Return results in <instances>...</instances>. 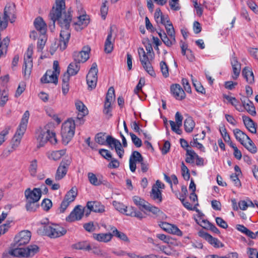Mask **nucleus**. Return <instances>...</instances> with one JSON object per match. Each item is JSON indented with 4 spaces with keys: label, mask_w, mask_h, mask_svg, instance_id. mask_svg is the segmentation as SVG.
<instances>
[{
    "label": "nucleus",
    "mask_w": 258,
    "mask_h": 258,
    "mask_svg": "<svg viewBox=\"0 0 258 258\" xmlns=\"http://www.w3.org/2000/svg\"><path fill=\"white\" fill-rule=\"evenodd\" d=\"M191 77L193 85L195 87L196 91L202 94H205L206 92L205 89L201 85V84L200 82H199L197 80L193 78L192 75H191Z\"/></svg>",
    "instance_id": "c03bdc74"
},
{
    "label": "nucleus",
    "mask_w": 258,
    "mask_h": 258,
    "mask_svg": "<svg viewBox=\"0 0 258 258\" xmlns=\"http://www.w3.org/2000/svg\"><path fill=\"white\" fill-rule=\"evenodd\" d=\"M150 196L153 200L158 203H160L162 201L161 191L155 185L152 187Z\"/></svg>",
    "instance_id": "bb28decb"
},
{
    "label": "nucleus",
    "mask_w": 258,
    "mask_h": 258,
    "mask_svg": "<svg viewBox=\"0 0 258 258\" xmlns=\"http://www.w3.org/2000/svg\"><path fill=\"white\" fill-rule=\"evenodd\" d=\"M115 100L114 89L112 87L109 88L106 94L105 103L111 104Z\"/></svg>",
    "instance_id": "4c0bfd02"
},
{
    "label": "nucleus",
    "mask_w": 258,
    "mask_h": 258,
    "mask_svg": "<svg viewBox=\"0 0 258 258\" xmlns=\"http://www.w3.org/2000/svg\"><path fill=\"white\" fill-rule=\"evenodd\" d=\"M80 69L79 66H68L67 71L64 75H68L69 78H70V76L76 75Z\"/></svg>",
    "instance_id": "58836bf2"
},
{
    "label": "nucleus",
    "mask_w": 258,
    "mask_h": 258,
    "mask_svg": "<svg viewBox=\"0 0 258 258\" xmlns=\"http://www.w3.org/2000/svg\"><path fill=\"white\" fill-rule=\"evenodd\" d=\"M113 41L114 39L112 38V30L110 29V32L108 34L105 42L104 51L106 53H110L113 50Z\"/></svg>",
    "instance_id": "393cba45"
},
{
    "label": "nucleus",
    "mask_w": 258,
    "mask_h": 258,
    "mask_svg": "<svg viewBox=\"0 0 258 258\" xmlns=\"http://www.w3.org/2000/svg\"><path fill=\"white\" fill-rule=\"evenodd\" d=\"M98 69L97 66H92L86 76V81L88 89L92 90L96 87L98 80Z\"/></svg>",
    "instance_id": "0eeeda50"
},
{
    "label": "nucleus",
    "mask_w": 258,
    "mask_h": 258,
    "mask_svg": "<svg viewBox=\"0 0 258 258\" xmlns=\"http://www.w3.org/2000/svg\"><path fill=\"white\" fill-rule=\"evenodd\" d=\"M76 121L73 118H69L62 125L61 134L64 144L67 145L75 134Z\"/></svg>",
    "instance_id": "20e7f679"
},
{
    "label": "nucleus",
    "mask_w": 258,
    "mask_h": 258,
    "mask_svg": "<svg viewBox=\"0 0 258 258\" xmlns=\"http://www.w3.org/2000/svg\"><path fill=\"white\" fill-rule=\"evenodd\" d=\"M246 253L249 258H258V251L256 248L248 247Z\"/></svg>",
    "instance_id": "e2e57ef3"
},
{
    "label": "nucleus",
    "mask_w": 258,
    "mask_h": 258,
    "mask_svg": "<svg viewBox=\"0 0 258 258\" xmlns=\"http://www.w3.org/2000/svg\"><path fill=\"white\" fill-rule=\"evenodd\" d=\"M47 134L48 141L51 144L55 145L57 143L55 133L52 131L47 130Z\"/></svg>",
    "instance_id": "603ef678"
},
{
    "label": "nucleus",
    "mask_w": 258,
    "mask_h": 258,
    "mask_svg": "<svg viewBox=\"0 0 258 258\" xmlns=\"http://www.w3.org/2000/svg\"><path fill=\"white\" fill-rule=\"evenodd\" d=\"M233 132L236 139L241 144H243L244 141L249 138L247 135L238 128L233 130Z\"/></svg>",
    "instance_id": "c85d7f7f"
},
{
    "label": "nucleus",
    "mask_w": 258,
    "mask_h": 258,
    "mask_svg": "<svg viewBox=\"0 0 258 258\" xmlns=\"http://www.w3.org/2000/svg\"><path fill=\"white\" fill-rule=\"evenodd\" d=\"M85 214V209H82V206L78 205L75 207L68 216L66 218V221L73 222L80 220Z\"/></svg>",
    "instance_id": "1a4fd4ad"
},
{
    "label": "nucleus",
    "mask_w": 258,
    "mask_h": 258,
    "mask_svg": "<svg viewBox=\"0 0 258 258\" xmlns=\"http://www.w3.org/2000/svg\"><path fill=\"white\" fill-rule=\"evenodd\" d=\"M33 66H25L23 68V74L25 79H28L30 76Z\"/></svg>",
    "instance_id": "0e129e2a"
},
{
    "label": "nucleus",
    "mask_w": 258,
    "mask_h": 258,
    "mask_svg": "<svg viewBox=\"0 0 258 258\" xmlns=\"http://www.w3.org/2000/svg\"><path fill=\"white\" fill-rule=\"evenodd\" d=\"M198 154L192 149H187L186 153L185 161L188 163H193L195 159H196V156Z\"/></svg>",
    "instance_id": "e433bc0d"
},
{
    "label": "nucleus",
    "mask_w": 258,
    "mask_h": 258,
    "mask_svg": "<svg viewBox=\"0 0 258 258\" xmlns=\"http://www.w3.org/2000/svg\"><path fill=\"white\" fill-rule=\"evenodd\" d=\"M242 119L246 128L250 133L255 134L256 133V124L253 120L250 117L246 116H243Z\"/></svg>",
    "instance_id": "aec40b11"
},
{
    "label": "nucleus",
    "mask_w": 258,
    "mask_h": 258,
    "mask_svg": "<svg viewBox=\"0 0 258 258\" xmlns=\"http://www.w3.org/2000/svg\"><path fill=\"white\" fill-rule=\"evenodd\" d=\"M69 81L68 75H63L62 77V92L64 95H66L69 91Z\"/></svg>",
    "instance_id": "f704fd0d"
},
{
    "label": "nucleus",
    "mask_w": 258,
    "mask_h": 258,
    "mask_svg": "<svg viewBox=\"0 0 258 258\" xmlns=\"http://www.w3.org/2000/svg\"><path fill=\"white\" fill-rule=\"evenodd\" d=\"M47 130L46 131L41 130L38 132L36 139L38 143V147H43L48 141Z\"/></svg>",
    "instance_id": "5701e85b"
},
{
    "label": "nucleus",
    "mask_w": 258,
    "mask_h": 258,
    "mask_svg": "<svg viewBox=\"0 0 258 258\" xmlns=\"http://www.w3.org/2000/svg\"><path fill=\"white\" fill-rule=\"evenodd\" d=\"M147 51L146 54L143 48H139L138 53L140 61L142 64H149L153 63V60L154 57V53L151 45H149L146 47Z\"/></svg>",
    "instance_id": "6e6552de"
},
{
    "label": "nucleus",
    "mask_w": 258,
    "mask_h": 258,
    "mask_svg": "<svg viewBox=\"0 0 258 258\" xmlns=\"http://www.w3.org/2000/svg\"><path fill=\"white\" fill-rule=\"evenodd\" d=\"M168 232L177 236H181L182 235V231L176 225L173 224H171Z\"/></svg>",
    "instance_id": "6e6d98bb"
},
{
    "label": "nucleus",
    "mask_w": 258,
    "mask_h": 258,
    "mask_svg": "<svg viewBox=\"0 0 258 258\" xmlns=\"http://www.w3.org/2000/svg\"><path fill=\"white\" fill-rule=\"evenodd\" d=\"M5 19L13 23L16 19V7L13 3L8 4L4 9V16Z\"/></svg>",
    "instance_id": "ddd939ff"
},
{
    "label": "nucleus",
    "mask_w": 258,
    "mask_h": 258,
    "mask_svg": "<svg viewBox=\"0 0 258 258\" xmlns=\"http://www.w3.org/2000/svg\"><path fill=\"white\" fill-rule=\"evenodd\" d=\"M168 36L170 37H175V31L171 23L164 25Z\"/></svg>",
    "instance_id": "338daca9"
},
{
    "label": "nucleus",
    "mask_w": 258,
    "mask_h": 258,
    "mask_svg": "<svg viewBox=\"0 0 258 258\" xmlns=\"http://www.w3.org/2000/svg\"><path fill=\"white\" fill-rule=\"evenodd\" d=\"M87 207L90 211L96 213H103L105 211L104 206L97 201L88 202L87 204Z\"/></svg>",
    "instance_id": "6ab92c4d"
},
{
    "label": "nucleus",
    "mask_w": 258,
    "mask_h": 258,
    "mask_svg": "<svg viewBox=\"0 0 258 258\" xmlns=\"http://www.w3.org/2000/svg\"><path fill=\"white\" fill-rule=\"evenodd\" d=\"M33 54V48L29 46L27 49L26 53L24 55V60L25 64H31L33 62L32 55Z\"/></svg>",
    "instance_id": "c9c22d12"
},
{
    "label": "nucleus",
    "mask_w": 258,
    "mask_h": 258,
    "mask_svg": "<svg viewBox=\"0 0 258 258\" xmlns=\"http://www.w3.org/2000/svg\"><path fill=\"white\" fill-rule=\"evenodd\" d=\"M231 148L233 149L234 152L233 155L234 157L238 160L241 159L242 157V154L240 150H239L236 145L232 142H230L229 145Z\"/></svg>",
    "instance_id": "774afa93"
},
{
    "label": "nucleus",
    "mask_w": 258,
    "mask_h": 258,
    "mask_svg": "<svg viewBox=\"0 0 258 258\" xmlns=\"http://www.w3.org/2000/svg\"><path fill=\"white\" fill-rule=\"evenodd\" d=\"M66 153V150L62 149L58 151H53L47 153V157L54 161L59 160Z\"/></svg>",
    "instance_id": "a878e982"
},
{
    "label": "nucleus",
    "mask_w": 258,
    "mask_h": 258,
    "mask_svg": "<svg viewBox=\"0 0 258 258\" xmlns=\"http://www.w3.org/2000/svg\"><path fill=\"white\" fill-rule=\"evenodd\" d=\"M90 51V48L88 46H85L82 51L74 52L73 57L75 61L78 63L85 62L89 58Z\"/></svg>",
    "instance_id": "9d476101"
},
{
    "label": "nucleus",
    "mask_w": 258,
    "mask_h": 258,
    "mask_svg": "<svg viewBox=\"0 0 258 258\" xmlns=\"http://www.w3.org/2000/svg\"><path fill=\"white\" fill-rule=\"evenodd\" d=\"M130 135L131 136L132 141L134 144L137 147H140L142 145V142L141 140L136 135L133 134V133H130Z\"/></svg>",
    "instance_id": "bf43d9fd"
},
{
    "label": "nucleus",
    "mask_w": 258,
    "mask_h": 258,
    "mask_svg": "<svg viewBox=\"0 0 258 258\" xmlns=\"http://www.w3.org/2000/svg\"><path fill=\"white\" fill-rule=\"evenodd\" d=\"M243 105L245 109L252 116H255L256 115L255 109L252 102L249 101L247 103H243Z\"/></svg>",
    "instance_id": "79ce46f5"
},
{
    "label": "nucleus",
    "mask_w": 258,
    "mask_h": 258,
    "mask_svg": "<svg viewBox=\"0 0 258 258\" xmlns=\"http://www.w3.org/2000/svg\"><path fill=\"white\" fill-rule=\"evenodd\" d=\"M24 194L26 200L34 202H38L41 197V191L38 188H34L33 190L27 188Z\"/></svg>",
    "instance_id": "2eb2a0df"
},
{
    "label": "nucleus",
    "mask_w": 258,
    "mask_h": 258,
    "mask_svg": "<svg viewBox=\"0 0 258 258\" xmlns=\"http://www.w3.org/2000/svg\"><path fill=\"white\" fill-rule=\"evenodd\" d=\"M170 90L172 95L176 99L181 100L185 98V94L179 84L171 85Z\"/></svg>",
    "instance_id": "a211bd4d"
},
{
    "label": "nucleus",
    "mask_w": 258,
    "mask_h": 258,
    "mask_svg": "<svg viewBox=\"0 0 258 258\" xmlns=\"http://www.w3.org/2000/svg\"><path fill=\"white\" fill-rule=\"evenodd\" d=\"M49 16L53 24L57 21L59 26L65 29L70 26L72 15L71 11H66L65 0H55Z\"/></svg>",
    "instance_id": "f03ea898"
},
{
    "label": "nucleus",
    "mask_w": 258,
    "mask_h": 258,
    "mask_svg": "<svg viewBox=\"0 0 258 258\" xmlns=\"http://www.w3.org/2000/svg\"><path fill=\"white\" fill-rule=\"evenodd\" d=\"M37 233L39 235L46 236L50 238H56L66 234L67 230L58 224H42L38 229Z\"/></svg>",
    "instance_id": "7ed1b4c3"
},
{
    "label": "nucleus",
    "mask_w": 258,
    "mask_h": 258,
    "mask_svg": "<svg viewBox=\"0 0 258 258\" xmlns=\"http://www.w3.org/2000/svg\"><path fill=\"white\" fill-rule=\"evenodd\" d=\"M22 138L15 134L12 140V148L15 150L20 145Z\"/></svg>",
    "instance_id": "5fc2aeb1"
},
{
    "label": "nucleus",
    "mask_w": 258,
    "mask_h": 258,
    "mask_svg": "<svg viewBox=\"0 0 258 258\" xmlns=\"http://www.w3.org/2000/svg\"><path fill=\"white\" fill-rule=\"evenodd\" d=\"M70 164L71 160L70 159H64L61 161L55 175L56 180H60L66 175Z\"/></svg>",
    "instance_id": "9b49d317"
},
{
    "label": "nucleus",
    "mask_w": 258,
    "mask_h": 258,
    "mask_svg": "<svg viewBox=\"0 0 258 258\" xmlns=\"http://www.w3.org/2000/svg\"><path fill=\"white\" fill-rule=\"evenodd\" d=\"M241 71V66H233L232 78L236 80L239 76Z\"/></svg>",
    "instance_id": "4d7b16f0"
},
{
    "label": "nucleus",
    "mask_w": 258,
    "mask_h": 258,
    "mask_svg": "<svg viewBox=\"0 0 258 258\" xmlns=\"http://www.w3.org/2000/svg\"><path fill=\"white\" fill-rule=\"evenodd\" d=\"M52 204L50 200L48 199H44L41 203L42 209L46 211H48L52 207Z\"/></svg>",
    "instance_id": "13d9d810"
},
{
    "label": "nucleus",
    "mask_w": 258,
    "mask_h": 258,
    "mask_svg": "<svg viewBox=\"0 0 258 258\" xmlns=\"http://www.w3.org/2000/svg\"><path fill=\"white\" fill-rule=\"evenodd\" d=\"M72 247L76 249L84 250L86 251H90L91 249V246L87 241L77 242L73 244Z\"/></svg>",
    "instance_id": "473e14b6"
},
{
    "label": "nucleus",
    "mask_w": 258,
    "mask_h": 258,
    "mask_svg": "<svg viewBox=\"0 0 258 258\" xmlns=\"http://www.w3.org/2000/svg\"><path fill=\"white\" fill-rule=\"evenodd\" d=\"M113 237L110 233H94L93 237L94 239L102 242H108L110 241Z\"/></svg>",
    "instance_id": "4be33fe9"
},
{
    "label": "nucleus",
    "mask_w": 258,
    "mask_h": 258,
    "mask_svg": "<svg viewBox=\"0 0 258 258\" xmlns=\"http://www.w3.org/2000/svg\"><path fill=\"white\" fill-rule=\"evenodd\" d=\"M11 126H7L0 133V146L5 141V137L9 134Z\"/></svg>",
    "instance_id": "8fccbe9b"
},
{
    "label": "nucleus",
    "mask_w": 258,
    "mask_h": 258,
    "mask_svg": "<svg viewBox=\"0 0 258 258\" xmlns=\"http://www.w3.org/2000/svg\"><path fill=\"white\" fill-rule=\"evenodd\" d=\"M84 22H81L79 19L78 16L77 20L74 22L73 26L76 31H79L82 30L86 27L89 23L88 20H84Z\"/></svg>",
    "instance_id": "72a5a7b5"
},
{
    "label": "nucleus",
    "mask_w": 258,
    "mask_h": 258,
    "mask_svg": "<svg viewBox=\"0 0 258 258\" xmlns=\"http://www.w3.org/2000/svg\"><path fill=\"white\" fill-rule=\"evenodd\" d=\"M60 73L59 66H53V70H47L41 79L42 83H54L56 85L58 83V77Z\"/></svg>",
    "instance_id": "423d86ee"
},
{
    "label": "nucleus",
    "mask_w": 258,
    "mask_h": 258,
    "mask_svg": "<svg viewBox=\"0 0 258 258\" xmlns=\"http://www.w3.org/2000/svg\"><path fill=\"white\" fill-rule=\"evenodd\" d=\"M61 28L60 33V39L59 43L56 44L55 43L51 46L50 49V52L52 55L56 48L59 47L61 50L65 49L67 46V44L69 42L70 37V31L69 30L70 26L66 29Z\"/></svg>",
    "instance_id": "39448f33"
},
{
    "label": "nucleus",
    "mask_w": 258,
    "mask_h": 258,
    "mask_svg": "<svg viewBox=\"0 0 258 258\" xmlns=\"http://www.w3.org/2000/svg\"><path fill=\"white\" fill-rule=\"evenodd\" d=\"M34 25L35 28L39 31L41 34H45L46 25L41 18H37L34 22Z\"/></svg>",
    "instance_id": "b1692460"
},
{
    "label": "nucleus",
    "mask_w": 258,
    "mask_h": 258,
    "mask_svg": "<svg viewBox=\"0 0 258 258\" xmlns=\"http://www.w3.org/2000/svg\"><path fill=\"white\" fill-rule=\"evenodd\" d=\"M88 178L90 183L94 186H99L101 184L106 185L107 181L103 179L102 175L97 176L92 172L88 173Z\"/></svg>",
    "instance_id": "dca6fc26"
},
{
    "label": "nucleus",
    "mask_w": 258,
    "mask_h": 258,
    "mask_svg": "<svg viewBox=\"0 0 258 258\" xmlns=\"http://www.w3.org/2000/svg\"><path fill=\"white\" fill-rule=\"evenodd\" d=\"M31 233L28 230H23L16 235L14 239L15 248L10 250L9 253H4L3 258H7L8 254L18 257H29L34 256L39 251V247L36 245H30L26 248H21V246L28 244L31 239Z\"/></svg>",
    "instance_id": "f257e3e1"
},
{
    "label": "nucleus",
    "mask_w": 258,
    "mask_h": 258,
    "mask_svg": "<svg viewBox=\"0 0 258 258\" xmlns=\"http://www.w3.org/2000/svg\"><path fill=\"white\" fill-rule=\"evenodd\" d=\"M219 131L225 142L229 143L230 145V142H232L231 141L230 136L228 134L226 128L223 126V127L220 128Z\"/></svg>",
    "instance_id": "de8ad7c7"
},
{
    "label": "nucleus",
    "mask_w": 258,
    "mask_h": 258,
    "mask_svg": "<svg viewBox=\"0 0 258 258\" xmlns=\"http://www.w3.org/2000/svg\"><path fill=\"white\" fill-rule=\"evenodd\" d=\"M199 235L201 237L204 238L210 244L213 245L215 247H222L223 244L217 238L212 237L209 233L204 231H200L199 232Z\"/></svg>",
    "instance_id": "f3484780"
},
{
    "label": "nucleus",
    "mask_w": 258,
    "mask_h": 258,
    "mask_svg": "<svg viewBox=\"0 0 258 258\" xmlns=\"http://www.w3.org/2000/svg\"><path fill=\"white\" fill-rule=\"evenodd\" d=\"M114 148L115 149V151L120 158H122L124 154V151L122 148V145L120 141L115 145Z\"/></svg>",
    "instance_id": "680f3d73"
},
{
    "label": "nucleus",
    "mask_w": 258,
    "mask_h": 258,
    "mask_svg": "<svg viewBox=\"0 0 258 258\" xmlns=\"http://www.w3.org/2000/svg\"><path fill=\"white\" fill-rule=\"evenodd\" d=\"M46 41V38L44 34H41V35L39 37L38 42H37V48L38 50H41L44 45H45V43Z\"/></svg>",
    "instance_id": "864d4df0"
},
{
    "label": "nucleus",
    "mask_w": 258,
    "mask_h": 258,
    "mask_svg": "<svg viewBox=\"0 0 258 258\" xmlns=\"http://www.w3.org/2000/svg\"><path fill=\"white\" fill-rule=\"evenodd\" d=\"M119 140L113 138L111 136H107L106 139V145H108L110 148L113 149L115 145H116Z\"/></svg>",
    "instance_id": "a18cd8bd"
},
{
    "label": "nucleus",
    "mask_w": 258,
    "mask_h": 258,
    "mask_svg": "<svg viewBox=\"0 0 258 258\" xmlns=\"http://www.w3.org/2000/svg\"><path fill=\"white\" fill-rule=\"evenodd\" d=\"M77 190L75 187H72L65 195L63 200L70 203L73 202L77 196Z\"/></svg>",
    "instance_id": "2f4dec72"
},
{
    "label": "nucleus",
    "mask_w": 258,
    "mask_h": 258,
    "mask_svg": "<svg viewBox=\"0 0 258 258\" xmlns=\"http://www.w3.org/2000/svg\"><path fill=\"white\" fill-rule=\"evenodd\" d=\"M110 229L112 231L111 234L113 235V236H115L124 242H130V240L125 233L118 231L115 227H112Z\"/></svg>",
    "instance_id": "7c9ffc66"
},
{
    "label": "nucleus",
    "mask_w": 258,
    "mask_h": 258,
    "mask_svg": "<svg viewBox=\"0 0 258 258\" xmlns=\"http://www.w3.org/2000/svg\"><path fill=\"white\" fill-rule=\"evenodd\" d=\"M130 159L134 160V161L136 162H141L143 161V158L141 154L138 151H134L133 152L132 155H131Z\"/></svg>",
    "instance_id": "69168bd1"
},
{
    "label": "nucleus",
    "mask_w": 258,
    "mask_h": 258,
    "mask_svg": "<svg viewBox=\"0 0 258 258\" xmlns=\"http://www.w3.org/2000/svg\"><path fill=\"white\" fill-rule=\"evenodd\" d=\"M114 148L115 149V151L120 158H122L124 154V151L122 148V145L120 141L115 145Z\"/></svg>",
    "instance_id": "052dcab7"
},
{
    "label": "nucleus",
    "mask_w": 258,
    "mask_h": 258,
    "mask_svg": "<svg viewBox=\"0 0 258 258\" xmlns=\"http://www.w3.org/2000/svg\"><path fill=\"white\" fill-rule=\"evenodd\" d=\"M242 75L245 79L246 82L252 84L254 82V75L251 69L248 67H245L242 71Z\"/></svg>",
    "instance_id": "412c9836"
},
{
    "label": "nucleus",
    "mask_w": 258,
    "mask_h": 258,
    "mask_svg": "<svg viewBox=\"0 0 258 258\" xmlns=\"http://www.w3.org/2000/svg\"><path fill=\"white\" fill-rule=\"evenodd\" d=\"M38 202H34L30 200H26V209L27 211L34 212L38 208Z\"/></svg>",
    "instance_id": "a19ab883"
},
{
    "label": "nucleus",
    "mask_w": 258,
    "mask_h": 258,
    "mask_svg": "<svg viewBox=\"0 0 258 258\" xmlns=\"http://www.w3.org/2000/svg\"><path fill=\"white\" fill-rule=\"evenodd\" d=\"M223 97L226 99L229 103L234 106L236 109L238 110L237 106L239 103V102L236 98L225 94L223 95Z\"/></svg>",
    "instance_id": "49530a36"
},
{
    "label": "nucleus",
    "mask_w": 258,
    "mask_h": 258,
    "mask_svg": "<svg viewBox=\"0 0 258 258\" xmlns=\"http://www.w3.org/2000/svg\"><path fill=\"white\" fill-rule=\"evenodd\" d=\"M37 161L36 159L32 160L30 165L29 172L32 176H35L37 172Z\"/></svg>",
    "instance_id": "3c124183"
},
{
    "label": "nucleus",
    "mask_w": 258,
    "mask_h": 258,
    "mask_svg": "<svg viewBox=\"0 0 258 258\" xmlns=\"http://www.w3.org/2000/svg\"><path fill=\"white\" fill-rule=\"evenodd\" d=\"M195 125V122L191 116H188L184 121V127L186 133L192 132Z\"/></svg>",
    "instance_id": "cd10ccee"
},
{
    "label": "nucleus",
    "mask_w": 258,
    "mask_h": 258,
    "mask_svg": "<svg viewBox=\"0 0 258 258\" xmlns=\"http://www.w3.org/2000/svg\"><path fill=\"white\" fill-rule=\"evenodd\" d=\"M75 105L77 110L79 111L76 119V123L82 124L84 123V120L82 119L88 113L87 108L84 103L79 100L76 102Z\"/></svg>",
    "instance_id": "f8f14e48"
},
{
    "label": "nucleus",
    "mask_w": 258,
    "mask_h": 258,
    "mask_svg": "<svg viewBox=\"0 0 258 258\" xmlns=\"http://www.w3.org/2000/svg\"><path fill=\"white\" fill-rule=\"evenodd\" d=\"M181 172L182 175L184 179L186 180H189L190 178V173L188 169L182 162L181 163Z\"/></svg>",
    "instance_id": "09e8293b"
},
{
    "label": "nucleus",
    "mask_w": 258,
    "mask_h": 258,
    "mask_svg": "<svg viewBox=\"0 0 258 258\" xmlns=\"http://www.w3.org/2000/svg\"><path fill=\"white\" fill-rule=\"evenodd\" d=\"M247 143L244 142L243 144L242 145L244 146L251 153H255L257 151V148L254 144L250 138L247 139Z\"/></svg>",
    "instance_id": "ea45409f"
},
{
    "label": "nucleus",
    "mask_w": 258,
    "mask_h": 258,
    "mask_svg": "<svg viewBox=\"0 0 258 258\" xmlns=\"http://www.w3.org/2000/svg\"><path fill=\"white\" fill-rule=\"evenodd\" d=\"M133 200L134 204L139 207L141 210H146L149 203L139 196H134Z\"/></svg>",
    "instance_id": "c756f323"
},
{
    "label": "nucleus",
    "mask_w": 258,
    "mask_h": 258,
    "mask_svg": "<svg viewBox=\"0 0 258 258\" xmlns=\"http://www.w3.org/2000/svg\"><path fill=\"white\" fill-rule=\"evenodd\" d=\"M106 139L105 133H103L97 134L95 137L96 142L101 145H106Z\"/></svg>",
    "instance_id": "37998d69"
},
{
    "label": "nucleus",
    "mask_w": 258,
    "mask_h": 258,
    "mask_svg": "<svg viewBox=\"0 0 258 258\" xmlns=\"http://www.w3.org/2000/svg\"><path fill=\"white\" fill-rule=\"evenodd\" d=\"M30 113L29 111H26L23 115L21 122L15 134L21 138L23 137L27 126Z\"/></svg>",
    "instance_id": "4468645a"
}]
</instances>
